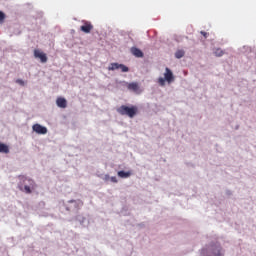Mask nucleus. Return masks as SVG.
I'll use <instances>...</instances> for the list:
<instances>
[{"mask_svg":"<svg viewBox=\"0 0 256 256\" xmlns=\"http://www.w3.org/2000/svg\"><path fill=\"white\" fill-rule=\"evenodd\" d=\"M119 69L122 73H128L129 67L125 66L124 64H120Z\"/></svg>","mask_w":256,"mask_h":256,"instance_id":"2eb2a0df","label":"nucleus"},{"mask_svg":"<svg viewBox=\"0 0 256 256\" xmlns=\"http://www.w3.org/2000/svg\"><path fill=\"white\" fill-rule=\"evenodd\" d=\"M120 64L119 63H111L108 66V71H116V69H119Z\"/></svg>","mask_w":256,"mask_h":256,"instance_id":"ddd939ff","label":"nucleus"},{"mask_svg":"<svg viewBox=\"0 0 256 256\" xmlns=\"http://www.w3.org/2000/svg\"><path fill=\"white\" fill-rule=\"evenodd\" d=\"M56 104L61 109H65L67 107V100L65 98H63V97H59L56 100Z\"/></svg>","mask_w":256,"mask_h":256,"instance_id":"6e6552de","label":"nucleus"},{"mask_svg":"<svg viewBox=\"0 0 256 256\" xmlns=\"http://www.w3.org/2000/svg\"><path fill=\"white\" fill-rule=\"evenodd\" d=\"M127 88L129 91H133L134 93H141V90L139 89V84L137 82H132L127 85Z\"/></svg>","mask_w":256,"mask_h":256,"instance_id":"0eeeda50","label":"nucleus"},{"mask_svg":"<svg viewBox=\"0 0 256 256\" xmlns=\"http://www.w3.org/2000/svg\"><path fill=\"white\" fill-rule=\"evenodd\" d=\"M20 183L18 184V188L20 191H23L24 193H27L30 195V193H33V189L37 187L35 184V180L31 178H27L25 176H19Z\"/></svg>","mask_w":256,"mask_h":256,"instance_id":"f257e3e1","label":"nucleus"},{"mask_svg":"<svg viewBox=\"0 0 256 256\" xmlns=\"http://www.w3.org/2000/svg\"><path fill=\"white\" fill-rule=\"evenodd\" d=\"M0 153H9V146L4 143H0Z\"/></svg>","mask_w":256,"mask_h":256,"instance_id":"9b49d317","label":"nucleus"},{"mask_svg":"<svg viewBox=\"0 0 256 256\" xmlns=\"http://www.w3.org/2000/svg\"><path fill=\"white\" fill-rule=\"evenodd\" d=\"M106 179H109V176H108V175H106Z\"/></svg>","mask_w":256,"mask_h":256,"instance_id":"4be33fe9","label":"nucleus"},{"mask_svg":"<svg viewBox=\"0 0 256 256\" xmlns=\"http://www.w3.org/2000/svg\"><path fill=\"white\" fill-rule=\"evenodd\" d=\"M83 25L80 27V31L83 33H91L93 31V24L89 21H82Z\"/></svg>","mask_w":256,"mask_h":256,"instance_id":"423d86ee","label":"nucleus"},{"mask_svg":"<svg viewBox=\"0 0 256 256\" xmlns=\"http://www.w3.org/2000/svg\"><path fill=\"white\" fill-rule=\"evenodd\" d=\"M69 203H75V200H70Z\"/></svg>","mask_w":256,"mask_h":256,"instance_id":"412c9836","label":"nucleus"},{"mask_svg":"<svg viewBox=\"0 0 256 256\" xmlns=\"http://www.w3.org/2000/svg\"><path fill=\"white\" fill-rule=\"evenodd\" d=\"M3 21H5V13L0 11V23H3Z\"/></svg>","mask_w":256,"mask_h":256,"instance_id":"f3484780","label":"nucleus"},{"mask_svg":"<svg viewBox=\"0 0 256 256\" xmlns=\"http://www.w3.org/2000/svg\"><path fill=\"white\" fill-rule=\"evenodd\" d=\"M213 255L215 256H223V254L221 253V249H217L213 252Z\"/></svg>","mask_w":256,"mask_h":256,"instance_id":"dca6fc26","label":"nucleus"},{"mask_svg":"<svg viewBox=\"0 0 256 256\" xmlns=\"http://www.w3.org/2000/svg\"><path fill=\"white\" fill-rule=\"evenodd\" d=\"M34 57L40 59L41 63H47V54L43 53L39 49L34 50Z\"/></svg>","mask_w":256,"mask_h":256,"instance_id":"39448f33","label":"nucleus"},{"mask_svg":"<svg viewBox=\"0 0 256 256\" xmlns=\"http://www.w3.org/2000/svg\"><path fill=\"white\" fill-rule=\"evenodd\" d=\"M165 71L164 78L160 77L158 79V83L161 87H165V81H167V83H173V81H175V77L173 76L171 69L166 68Z\"/></svg>","mask_w":256,"mask_h":256,"instance_id":"7ed1b4c3","label":"nucleus"},{"mask_svg":"<svg viewBox=\"0 0 256 256\" xmlns=\"http://www.w3.org/2000/svg\"><path fill=\"white\" fill-rule=\"evenodd\" d=\"M214 55L216 57H223V55H225V52L221 49V48H217L215 51H214Z\"/></svg>","mask_w":256,"mask_h":256,"instance_id":"4468645a","label":"nucleus"},{"mask_svg":"<svg viewBox=\"0 0 256 256\" xmlns=\"http://www.w3.org/2000/svg\"><path fill=\"white\" fill-rule=\"evenodd\" d=\"M16 83H18V85H21L22 87L25 86V81H23L22 79H17Z\"/></svg>","mask_w":256,"mask_h":256,"instance_id":"a211bd4d","label":"nucleus"},{"mask_svg":"<svg viewBox=\"0 0 256 256\" xmlns=\"http://www.w3.org/2000/svg\"><path fill=\"white\" fill-rule=\"evenodd\" d=\"M131 53H132V55H134V57H138V58L143 57V51H141V49H139L137 47H132Z\"/></svg>","mask_w":256,"mask_h":256,"instance_id":"1a4fd4ad","label":"nucleus"},{"mask_svg":"<svg viewBox=\"0 0 256 256\" xmlns=\"http://www.w3.org/2000/svg\"><path fill=\"white\" fill-rule=\"evenodd\" d=\"M110 181L112 183H117L118 182L117 177H115V176L110 177Z\"/></svg>","mask_w":256,"mask_h":256,"instance_id":"6ab92c4d","label":"nucleus"},{"mask_svg":"<svg viewBox=\"0 0 256 256\" xmlns=\"http://www.w3.org/2000/svg\"><path fill=\"white\" fill-rule=\"evenodd\" d=\"M133 175V173L131 171L125 172V171H119L118 172V177H120L121 179H129V177Z\"/></svg>","mask_w":256,"mask_h":256,"instance_id":"9d476101","label":"nucleus"},{"mask_svg":"<svg viewBox=\"0 0 256 256\" xmlns=\"http://www.w3.org/2000/svg\"><path fill=\"white\" fill-rule=\"evenodd\" d=\"M138 111L139 109L137 108V106L128 107L122 105L117 109V113H119L120 115H127L128 117H130V119H133V117L137 115Z\"/></svg>","mask_w":256,"mask_h":256,"instance_id":"f03ea898","label":"nucleus"},{"mask_svg":"<svg viewBox=\"0 0 256 256\" xmlns=\"http://www.w3.org/2000/svg\"><path fill=\"white\" fill-rule=\"evenodd\" d=\"M32 129L38 135H47V127L42 126L41 124H34Z\"/></svg>","mask_w":256,"mask_h":256,"instance_id":"20e7f679","label":"nucleus"},{"mask_svg":"<svg viewBox=\"0 0 256 256\" xmlns=\"http://www.w3.org/2000/svg\"><path fill=\"white\" fill-rule=\"evenodd\" d=\"M200 33H201V35H203V37H205V39H207V37H209V34L205 31H201Z\"/></svg>","mask_w":256,"mask_h":256,"instance_id":"aec40b11","label":"nucleus"},{"mask_svg":"<svg viewBox=\"0 0 256 256\" xmlns=\"http://www.w3.org/2000/svg\"><path fill=\"white\" fill-rule=\"evenodd\" d=\"M176 59H182V57H185V50H177L175 53Z\"/></svg>","mask_w":256,"mask_h":256,"instance_id":"f8f14e48","label":"nucleus"}]
</instances>
